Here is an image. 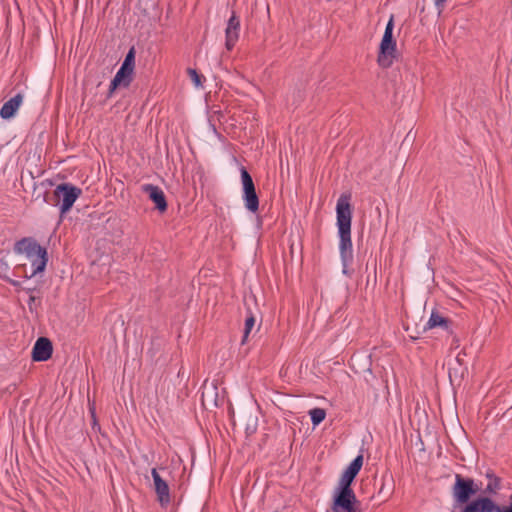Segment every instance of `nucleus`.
<instances>
[{"mask_svg":"<svg viewBox=\"0 0 512 512\" xmlns=\"http://www.w3.org/2000/svg\"><path fill=\"white\" fill-rule=\"evenodd\" d=\"M187 73L196 87H200L202 85L203 77L195 69L188 68Z\"/></svg>","mask_w":512,"mask_h":512,"instance_id":"412c9836","label":"nucleus"},{"mask_svg":"<svg viewBox=\"0 0 512 512\" xmlns=\"http://www.w3.org/2000/svg\"><path fill=\"white\" fill-rule=\"evenodd\" d=\"M394 29V16L391 15L382 40L380 42L379 51L377 55V63L382 68H389L393 65L397 58V43L393 38Z\"/></svg>","mask_w":512,"mask_h":512,"instance_id":"7ed1b4c3","label":"nucleus"},{"mask_svg":"<svg viewBox=\"0 0 512 512\" xmlns=\"http://www.w3.org/2000/svg\"><path fill=\"white\" fill-rule=\"evenodd\" d=\"M331 512H361L357 499L333 496Z\"/></svg>","mask_w":512,"mask_h":512,"instance_id":"f8f14e48","label":"nucleus"},{"mask_svg":"<svg viewBox=\"0 0 512 512\" xmlns=\"http://www.w3.org/2000/svg\"><path fill=\"white\" fill-rule=\"evenodd\" d=\"M254 326H255V317L252 313H249V315L245 319L244 335H243V339H242V344L246 343L247 338Z\"/></svg>","mask_w":512,"mask_h":512,"instance_id":"aec40b11","label":"nucleus"},{"mask_svg":"<svg viewBox=\"0 0 512 512\" xmlns=\"http://www.w3.org/2000/svg\"><path fill=\"white\" fill-rule=\"evenodd\" d=\"M499 505L488 497H479L467 504L462 512H498Z\"/></svg>","mask_w":512,"mask_h":512,"instance_id":"9b49d317","label":"nucleus"},{"mask_svg":"<svg viewBox=\"0 0 512 512\" xmlns=\"http://www.w3.org/2000/svg\"><path fill=\"white\" fill-rule=\"evenodd\" d=\"M498 512H512V502L507 506H499Z\"/></svg>","mask_w":512,"mask_h":512,"instance_id":"4be33fe9","label":"nucleus"},{"mask_svg":"<svg viewBox=\"0 0 512 512\" xmlns=\"http://www.w3.org/2000/svg\"><path fill=\"white\" fill-rule=\"evenodd\" d=\"M311 422L314 426L319 425L326 417V412L322 408H313L309 411Z\"/></svg>","mask_w":512,"mask_h":512,"instance_id":"6ab92c4d","label":"nucleus"},{"mask_svg":"<svg viewBox=\"0 0 512 512\" xmlns=\"http://www.w3.org/2000/svg\"><path fill=\"white\" fill-rule=\"evenodd\" d=\"M353 480V478L343 473L339 479L337 487L335 488L333 496L357 499L355 492L351 487Z\"/></svg>","mask_w":512,"mask_h":512,"instance_id":"4468645a","label":"nucleus"},{"mask_svg":"<svg viewBox=\"0 0 512 512\" xmlns=\"http://www.w3.org/2000/svg\"><path fill=\"white\" fill-rule=\"evenodd\" d=\"M142 190L148 194L149 198L155 203L156 208L160 212L167 210L166 197L160 187L153 184H145L142 186Z\"/></svg>","mask_w":512,"mask_h":512,"instance_id":"ddd939ff","label":"nucleus"},{"mask_svg":"<svg viewBox=\"0 0 512 512\" xmlns=\"http://www.w3.org/2000/svg\"><path fill=\"white\" fill-rule=\"evenodd\" d=\"M510 502H512V492H511V495H510Z\"/></svg>","mask_w":512,"mask_h":512,"instance_id":"a878e982","label":"nucleus"},{"mask_svg":"<svg viewBox=\"0 0 512 512\" xmlns=\"http://www.w3.org/2000/svg\"><path fill=\"white\" fill-rule=\"evenodd\" d=\"M12 284H13L14 286H17V285H18V282H17V281H13V282H12Z\"/></svg>","mask_w":512,"mask_h":512,"instance_id":"393cba45","label":"nucleus"},{"mask_svg":"<svg viewBox=\"0 0 512 512\" xmlns=\"http://www.w3.org/2000/svg\"><path fill=\"white\" fill-rule=\"evenodd\" d=\"M135 69V48L131 47L125 56V59L117 71L116 75L111 81L110 92H113L118 87L127 88L133 81Z\"/></svg>","mask_w":512,"mask_h":512,"instance_id":"39448f33","label":"nucleus"},{"mask_svg":"<svg viewBox=\"0 0 512 512\" xmlns=\"http://www.w3.org/2000/svg\"><path fill=\"white\" fill-rule=\"evenodd\" d=\"M240 35V20L233 13L227 22L225 29V47L231 51L239 40Z\"/></svg>","mask_w":512,"mask_h":512,"instance_id":"1a4fd4ad","label":"nucleus"},{"mask_svg":"<svg viewBox=\"0 0 512 512\" xmlns=\"http://www.w3.org/2000/svg\"><path fill=\"white\" fill-rule=\"evenodd\" d=\"M14 252L18 255H24L30 263V271L27 270V264L23 263L15 267L18 275H23L29 279L45 270L48 258L47 251L41 247L32 238H23L14 245Z\"/></svg>","mask_w":512,"mask_h":512,"instance_id":"f03ea898","label":"nucleus"},{"mask_svg":"<svg viewBox=\"0 0 512 512\" xmlns=\"http://www.w3.org/2000/svg\"><path fill=\"white\" fill-rule=\"evenodd\" d=\"M350 201V194H342L338 198L336 205L339 251L344 266L350 263L353 259V248L351 240L352 207Z\"/></svg>","mask_w":512,"mask_h":512,"instance_id":"f257e3e1","label":"nucleus"},{"mask_svg":"<svg viewBox=\"0 0 512 512\" xmlns=\"http://www.w3.org/2000/svg\"><path fill=\"white\" fill-rule=\"evenodd\" d=\"M478 490L479 488L472 478H464L461 474L455 475L452 495L457 503H467L471 496L475 495Z\"/></svg>","mask_w":512,"mask_h":512,"instance_id":"0eeeda50","label":"nucleus"},{"mask_svg":"<svg viewBox=\"0 0 512 512\" xmlns=\"http://www.w3.org/2000/svg\"><path fill=\"white\" fill-rule=\"evenodd\" d=\"M23 102L22 94L18 93L3 104L0 109V116L3 119L12 118Z\"/></svg>","mask_w":512,"mask_h":512,"instance_id":"2eb2a0df","label":"nucleus"},{"mask_svg":"<svg viewBox=\"0 0 512 512\" xmlns=\"http://www.w3.org/2000/svg\"><path fill=\"white\" fill-rule=\"evenodd\" d=\"M450 321L448 318L442 316L438 311H432L429 320L424 326V330H430L436 327H441L445 330L449 329Z\"/></svg>","mask_w":512,"mask_h":512,"instance_id":"dca6fc26","label":"nucleus"},{"mask_svg":"<svg viewBox=\"0 0 512 512\" xmlns=\"http://www.w3.org/2000/svg\"><path fill=\"white\" fill-rule=\"evenodd\" d=\"M151 475L154 482V490L157 500L162 507H167L171 501L168 483L161 477L156 468H152Z\"/></svg>","mask_w":512,"mask_h":512,"instance_id":"6e6552de","label":"nucleus"},{"mask_svg":"<svg viewBox=\"0 0 512 512\" xmlns=\"http://www.w3.org/2000/svg\"><path fill=\"white\" fill-rule=\"evenodd\" d=\"M363 466V455H358L346 468V470L343 472L347 476L355 479V477L358 475L359 471L361 470Z\"/></svg>","mask_w":512,"mask_h":512,"instance_id":"a211bd4d","label":"nucleus"},{"mask_svg":"<svg viewBox=\"0 0 512 512\" xmlns=\"http://www.w3.org/2000/svg\"><path fill=\"white\" fill-rule=\"evenodd\" d=\"M446 2V0H435V5L436 7L438 8L439 10V13L442 12L443 8H444V3Z\"/></svg>","mask_w":512,"mask_h":512,"instance_id":"5701e85b","label":"nucleus"},{"mask_svg":"<svg viewBox=\"0 0 512 512\" xmlns=\"http://www.w3.org/2000/svg\"><path fill=\"white\" fill-rule=\"evenodd\" d=\"M240 173L243 188L242 199L244 206L251 213H256L259 209V198L256 193L253 179L245 167L240 169Z\"/></svg>","mask_w":512,"mask_h":512,"instance_id":"423d86ee","label":"nucleus"},{"mask_svg":"<svg viewBox=\"0 0 512 512\" xmlns=\"http://www.w3.org/2000/svg\"><path fill=\"white\" fill-rule=\"evenodd\" d=\"M82 191L80 188L70 184L62 183L56 186L53 191L52 200L49 201L54 206H59L60 213H67L79 198Z\"/></svg>","mask_w":512,"mask_h":512,"instance_id":"20e7f679","label":"nucleus"},{"mask_svg":"<svg viewBox=\"0 0 512 512\" xmlns=\"http://www.w3.org/2000/svg\"><path fill=\"white\" fill-rule=\"evenodd\" d=\"M486 478L488 479L485 493L489 495H495L501 489L502 480L493 471L489 470L486 472Z\"/></svg>","mask_w":512,"mask_h":512,"instance_id":"f3484780","label":"nucleus"},{"mask_svg":"<svg viewBox=\"0 0 512 512\" xmlns=\"http://www.w3.org/2000/svg\"><path fill=\"white\" fill-rule=\"evenodd\" d=\"M27 293H29V306L31 307L32 302L35 301V296L33 295V289H26Z\"/></svg>","mask_w":512,"mask_h":512,"instance_id":"b1692460","label":"nucleus"},{"mask_svg":"<svg viewBox=\"0 0 512 512\" xmlns=\"http://www.w3.org/2000/svg\"><path fill=\"white\" fill-rule=\"evenodd\" d=\"M53 352L52 343L48 338L40 337L34 344L32 359L37 362L47 361Z\"/></svg>","mask_w":512,"mask_h":512,"instance_id":"9d476101","label":"nucleus"}]
</instances>
